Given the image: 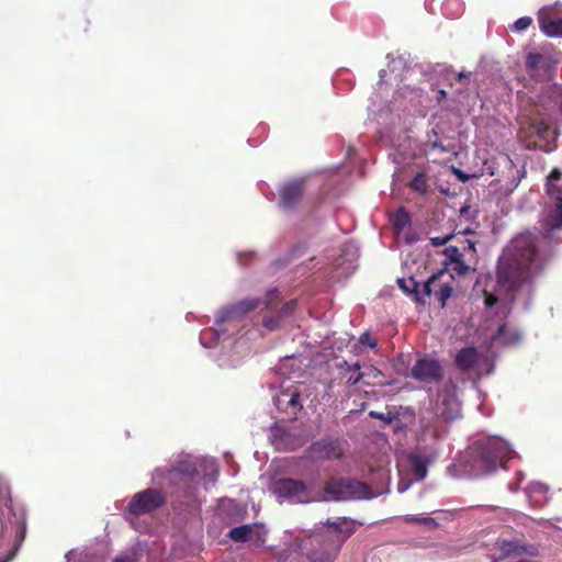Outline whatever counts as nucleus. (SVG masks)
<instances>
[{"mask_svg": "<svg viewBox=\"0 0 562 562\" xmlns=\"http://www.w3.org/2000/svg\"><path fill=\"white\" fill-rule=\"evenodd\" d=\"M550 203L544 207L541 218L543 236L531 232L516 236L503 250L498 259L496 278L481 276L473 294L480 299L488 313H494L502 321L510 311V305L518 297H526L532 290L536 278L544 269L546 257L541 245L551 243V233L562 228V178L554 169L547 181Z\"/></svg>", "mask_w": 562, "mask_h": 562, "instance_id": "nucleus-1", "label": "nucleus"}, {"mask_svg": "<svg viewBox=\"0 0 562 562\" xmlns=\"http://www.w3.org/2000/svg\"><path fill=\"white\" fill-rule=\"evenodd\" d=\"M217 480V468L212 458H195L190 454H181L170 464L156 468L151 473V483L158 488H146L135 493L125 510V518L134 525V517L147 515L166 502L162 488H183L184 494L190 496L191 483H202L205 488L214 485Z\"/></svg>", "mask_w": 562, "mask_h": 562, "instance_id": "nucleus-2", "label": "nucleus"}, {"mask_svg": "<svg viewBox=\"0 0 562 562\" xmlns=\"http://www.w3.org/2000/svg\"><path fill=\"white\" fill-rule=\"evenodd\" d=\"M278 300V290H270L265 301L259 299H245L229 304L220 310L215 316L214 326L203 329L200 334V342L205 348H212L218 340L225 341L232 334L238 330V324L249 313L263 304L272 308Z\"/></svg>", "mask_w": 562, "mask_h": 562, "instance_id": "nucleus-3", "label": "nucleus"}, {"mask_svg": "<svg viewBox=\"0 0 562 562\" xmlns=\"http://www.w3.org/2000/svg\"><path fill=\"white\" fill-rule=\"evenodd\" d=\"M514 456L510 445L497 436L479 439L470 447L471 468L479 473L493 472Z\"/></svg>", "mask_w": 562, "mask_h": 562, "instance_id": "nucleus-4", "label": "nucleus"}, {"mask_svg": "<svg viewBox=\"0 0 562 562\" xmlns=\"http://www.w3.org/2000/svg\"><path fill=\"white\" fill-rule=\"evenodd\" d=\"M8 535H12L14 537V548L8 559L3 562L11 561L22 546L26 535V516L23 508H13L10 498H1L0 538H5Z\"/></svg>", "mask_w": 562, "mask_h": 562, "instance_id": "nucleus-5", "label": "nucleus"}, {"mask_svg": "<svg viewBox=\"0 0 562 562\" xmlns=\"http://www.w3.org/2000/svg\"><path fill=\"white\" fill-rule=\"evenodd\" d=\"M496 165V171L492 167H486L487 173L496 176L490 187L495 193L507 196L516 190L521 179L526 177L525 166L516 164L507 155L501 156Z\"/></svg>", "mask_w": 562, "mask_h": 562, "instance_id": "nucleus-6", "label": "nucleus"}, {"mask_svg": "<svg viewBox=\"0 0 562 562\" xmlns=\"http://www.w3.org/2000/svg\"><path fill=\"white\" fill-rule=\"evenodd\" d=\"M345 522L346 518L327 520L329 530L326 535V547L322 552L317 550L311 552L310 560L312 562H334L336 553L350 535V532H344L341 529V525Z\"/></svg>", "mask_w": 562, "mask_h": 562, "instance_id": "nucleus-7", "label": "nucleus"}, {"mask_svg": "<svg viewBox=\"0 0 562 562\" xmlns=\"http://www.w3.org/2000/svg\"><path fill=\"white\" fill-rule=\"evenodd\" d=\"M456 363L464 372H471L479 378L493 371L494 362L486 356L479 353L473 347L461 349L456 356Z\"/></svg>", "mask_w": 562, "mask_h": 562, "instance_id": "nucleus-8", "label": "nucleus"}, {"mask_svg": "<svg viewBox=\"0 0 562 562\" xmlns=\"http://www.w3.org/2000/svg\"><path fill=\"white\" fill-rule=\"evenodd\" d=\"M271 491L280 501L294 504L308 503L312 497L305 483L294 479H279L271 483Z\"/></svg>", "mask_w": 562, "mask_h": 562, "instance_id": "nucleus-9", "label": "nucleus"}, {"mask_svg": "<svg viewBox=\"0 0 562 562\" xmlns=\"http://www.w3.org/2000/svg\"><path fill=\"white\" fill-rule=\"evenodd\" d=\"M460 402L456 395V386L448 383L438 394L434 412L437 417L446 420H453L460 416Z\"/></svg>", "mask_w": 562, "mask_h": 562, "instance_id": "nucleus-10", "label": "nucleus"}, {"mask_svg": "<svg viewBox=\"0 0 562 562\" xmlns=\"http://www.w3.org/2000/svg\"><path fill=\"white\" fill-rule=\"evenodd\" d=\"M539 27L549 37H562V5L554 3L538 12Z\"/></svg>", "mask_w": 562, "mask_h": 562, "instance_id": "nucleus-11", "label": "nucleus"}, {"mask_svg": "<svg viewBox=\"0 0 562 562\" xmlns=\"http://www.w3.org/2000/svg\"><path fill=\"white\" fill-rule=\"evenodd\" d=\"M358 258V246L353 241H346L342 245L340 255L333 262V278L341 279L350 276L357 268Z\"/></svg>", "mask_w": 562, "mask_h": 562, "instance_id": "nucleus-12", "label": "nucleus"}, {"mask_svg": "<svg viewBox=\"0 0 562 562\" xmlns=\"http://www.w3.org/2000/svg\"><path fill=\"white\" fill-rule=\"evenodd\" d=\"M438 454L439 452L436 447H430L427 451L418 447L408 456L409 465L416 481H422L426 477L429 464L438 458Z\"/></svg>", "mask_w": 562, "mask_h": 562, "instance_id": "nucleus-13", "label": "nucleus"}, {"mask_svg": "<svg viewBox=\"0 0 562 562\" xmlns=\"http://www.w3.org/2000/svg\"><path fill=\"white\" fill-rule=\"evenodd\" d=\"M441 366L432 358L418 359L411 369V376L419 382L432 383L441 378Z\"/></svg>", "mask_w": 562, "mask_h": 562, "instance_id": "nucleus-14", "label": "nucleus"}, {"mask_svg": "<svg viewBox=\"0 0 562 562\" xmlns=\"http://www.w3.org/2000/svg\"><path fill=\"white\" fill-rule=\"evenodd\" d=\"M273 403L280 412L286 414L289 419L296 418L297 413L303 407L300 402V392L296 387H289L273 395Z\"/></svg>", "mask_w": 562, "mask_h": 562, "instance_id": "nucleus-15", "label": "nucleus"}, {"mask_svg": "<svg viewBox=\"0 0 562 562\" xmlns=\"http://www.w3.org/2000/svg\"><path fill=\"white\" fill-rule=\"evenodd\" d=\"M497 546L504 558L519 557L521 559L536 558L539 555V549L537 546L519 539L501 540L497 542Z\"/></svg>", "mask_w": 562, "mask_h": 562, "instance_id": "nucleus-16", "label": "nucleus"}, {"mask_svg": "<svg viewBox=\"0 0 562 562\" xmlns=\"http://www.w3.org/2000/svg\"><path fill=\"white\" fill-rule=\"evenodd\" d=\"M267 530L262 525H243L235 527L229 531V538L235 542L250 541L256 546H261L265 542Z\"/></svg>", "mask_w": 562, "mask_h": 562, "instance_id": "nucleus-17", "label": "nucleus"}, {"mask_svg": "<svg viewBox=\"0 0 562 562\" xmlns=\"http://www.w3.org/2000/svg\"><path fill=\"white\" fill-rule=\"evenodd\" d=\"M304 179H293L280 188V205L284 210L292 209L302 198Z\"/></svg>", "mask_w": 562, "mask_h": 562, "instance_id": "nucleus-18", "label": "nucleus"}, {"mask_svg": "<svg viewBox=\"0 0 562 562\" xmlns=\"http://www.w3.org/2000/svg\"><path fill=\"white\" fill-rule=\"evenodd\" d=\"M423 290L428 296L434 295L445 306L446 301L452 294V288L448 283L441 282L440 274H434L423 284Z\"/></svg>", "mask_w": 562, "mask_h": 562, "instance_id": "nucleus-19", "label": "nucleus"}, {"mask_svg": "<svg viewBox=\"0 0 562 562\" xmlns=\"http://www.w3.org/2000/svg\"><path fill=\"white\" fill-rule=\"evenodd\" d=\"M559 60L552 59L549 55L543 54H529L526 60V66L533 75H547L549 76L553 65Z\"/></svg>", "mask_w": 562, "mask_h": 562, "instance_id": "nucleus-20", "label": "nucleus"}, {"mask_svg": "<svg viewBox=\"0 0 562 562\" xmlns=\"http://www.w3.org/2000/svg\"><path fill=\"white\" fill-rule=\"evenodd\" d=\"M521 333L516 328L509 326L507 323H501L497 330L492 335V345L512 346L519 342Z\"/></svg>", "mask_w": 562, "mask_h": 562, "instance_id": "nucleus-21", "label": "nucleus"}, {"mask_svg": "<svg viewBox=\"0 0 562 562\" xmlns=\"http://www.w3.org/2000/svg\"><path fill=\"white\" fill-rule=\"evenodd\" d=\"M345 494L341 497H346V501L349 499H368L375 496L374 493L370 490V487L358 480L355 479H345Z\"/></svg>", "mask_w": 562, "mask_h": 562, "instance_id": "nucleus-22", "label": "nucleus"}, {"mask_svg": "<svg viewBox=\"0 0 562 562\" xmlns=\"http://www.w3.org/2000/svg\"><path fill=\"white\" fill-rule=\"evenodd\" d=\"M311 454L315 459L331 460L341 456L340 449L330 440H321L311 446Z\"/></svg>", "mask_w": 562, "mask_h": 562, "instance_id": "nucleus-23", "label": "nucleus"}, {"mask_svg": "<svg viewBox=\"0 0 562 562\" xmlns=\"http://www.w3.org/2000/svg\"><path fill=\"white\" fill-rule=\"evenodd\" d=\"M428 86H431L428 81L423 82V86L420 87H413L407 83L401 87L397 93L401 98L406 99L412 105L422 104L424 99H426V87Z\"/></svg>", "mask_w": 562, "mask_h": 562, "instance_id": "nucleus-24", "label": "nucleus"}, {"mask_svg": "<svg viewBox=\"0 0 562 562\" xmlns=\"http://www.w3.org/2000/svg\"><path fill=\"white\" fill-rule=\"evenodd\" d=\"M295 304V300L286 302L276 315L266 316L263 318V327L267 328L268 330L278 329L281 325L282 318L290 315L293 312Z\"/></svg>", "mask_w": 562, "mask_h": 562, "instance_id": "nucleus-25", "label": "nucleus"}, {"mask_svg": "<svg viewBox=\"0 0 562 562\" xmlns=\"http://www.w3.org/2000/svg\"><path fill=\"white\" fill-rule=\"evenodd\" d=\"M345 479H331L325 485L326 501H346V497H340L345 494Z\"/></svg>", "mask_w": 562, "mask_h": 562, "instance_id": "nucleus-26", "label": "nucleus"}, {"mask_svg": "<svg viewBox=\"0 0 562 562\" xmlns=\"http://www.w3.org/2000/svg\"><path fill=\"white\" fill-rule=\"evenodd\" d=\"M407 522H415L425 526L428 530H434L439 527V522L429 516L424 515H407L404 518Z\"/></svg>", "mask_w": 562, "mask_h": 562, "instance_id": "nucleus-27", "label": "nucleus"}, {"mask_svg": "<svg viewBox=\"0 0 562 562\" xmlns=\"http://www.w3.org/2000/svg\"><path fill=\"white\" fill-rule=\"evenodd\" d=\"M409 224H411L409 213L404 207H400L393 217L394 228L397 232H402Z\"/></svg>", "mask_w": 562, "mask_h": 562, "instance_id": "nucleus-28", "label": "nucleus"}, {"mask_svg": "<svg viewBox=\"0 0 562 562\" xmlns=\"http://www.w3.org/2000/svg\"><path fill=\"white\" fill-rule=\"evenodd\" d=\"M409 187L412 190H414L420 194H427L428 190H429L426 176L422 172L417 173L413 178V180L409 183Z\"/></svg>", "mask_w": 562, "mask_h": 562, "instance_id": "nucleus-29", "label": "nucleus"}, {"mask_svg": "<svg viewBox=\"0 0 562 562\" xmlns=\"http://www.w3.org/2000/svg\"><path fill=\"white\" fill-rule=\"evenodd\" d=\"M532 18L521 16L514 22V24L510 26V31L517 33L524 32L532 24Z\"/></svg>", "mask_w": 562, "mask_h": 562, "instance_id": "nucleus-30", "label": "nucleus"}, {"mask_svg": "<svg viewBox=\"0 0 562 562\" xmlns=\"http://www.w3.org/2000/svg\"><path fill=\"white\" fill-rule=\"evenodd\" d=\"M397 283L400 288L403 289L406 293H414L418 288V283L413 278L398 279Z\"/></svg>", "mask_w": 562, "mask_h": 562, "instance_id": "nucleus-31", "label": "nucleus"}, {"mask_svg": "<svg viewBox=\"0 0 562 562\" xmlns=\"http://www.w3.org/2000/svg\"><path fill=\"white\" fill-rule=\"evenodd\" d=\"M446 257L453 263H461L462 254L458 249V247L449 246L445 249Z\"/></svg>", "mask_w": 562, "mask_h": 562, "instance_id": "nucleus-32", "label": "nucleus"}, {"mask_svg": "<svg viewBox=\"0 0 562 562\" xmlns=\"http://www.w3.org/2000/svg\"><path fill=\"white\" fill-rule=\"evenodd\" d=\"M547 491H548V487L544 484L540 483V482L531 483L526 488V493L529 496H532V495H536V494H540V495L544 496L547 494Z\"/></svg>", "mask_w": 562, "mask_h": 562, "instance_id": "nucleus-33", "label": "nucleus"}, {"mask_svg": "<svg viewBox=\"0 0 562 562\" xmlns=\"http://www.w3.org/2000/svg\"><path fill=\"white\" fill-rule=\"evenodd\" d=\"M378 98H379V94H378V93H374V94L371 97V103H370V105H369V111H370L372 114H374V115H376V116H379V117H382V116H383V114L389 110V105L386 106V110H384V109H379V108H378V104H376V102H378Z\"/></svg>", "mask_w": 562, "mask_h": 562, "instance_id": "nucleus-34", "label": "nucleus"}, {"mask_svg": "<svg viewBox=\"0 0 562 562\" xmlns=\"http://www.w3.org/2000/svg\"><path fill=\"white\" fill-rule=\"evenodd\" d=\"M358 345L367 346L373 349L376 347L378 341L376 339L372 338L369 333H363L358 339Z\"/></svg>", "mask_w": 562, "mask_h": 562, "instance_id": "nucleus-35", "label": "nucleus"}, {"mask_svg": "<svg viewBox=\"0 0 562 562\" xmlns=\"http://www.w3.org/2000/svg\"><path fill=\"white\" fill-rule=\"evenodd\" d=\"M452 7H456V13L453 14V18L454 16H458L461 14L462 12V3L458 0H448L445 2L443 4V11L445 13H448L449 9L452 8Z\"/></svg>", "mask_w": 562, "mask_h": 562, "instance_id": "nucleus-36", "label": "nucleus"}, {"mask_svg": "<svg viewBox=\"0 0 562 562\" xmlns=\"http://www.w3.org/2000/svg\"><path fill=\"white\" fill-rule=\"evenodd\" d=\"M217 362H218V366L221 368H235L237 364H239L240 362V359H236V360H229L227 357H225L224 355H221L218 358H217Z\"/></svg>", "mask_w": 562, "mask_h": 562, "instance_id": "nucleus-37", "label": "nucleus"}, {"mask_svg": "<svg viewBox=\"0 0 562 562\" xmlns=\"http://www.w3.org/2000/svg\"><path fill=\"white\" fill-rule=\"evenodd\" d=\"M136 551L132 550L131 552L123 553L117 555L113 562H137Z\"/></svg>", "mask_w": 562, "mask_h": 562, "instance_id": "nucleus-38", "label": "nucleus"}, {"mask_svg": "<svg viewBox=\"0 0 562 562\" xmlns=\"http://www.w3.org/2000/svg\"><path fill=\"white\" fill-rule=\"evenodd\" d=\"M452 236H453L452 234H447L443 236L431 237L430 241L434 246L439 247V246H443L445 244H447L452 238Z\"/></svg>", "mask_w": 562, "mask_h": 562, "instance_id": "nucleus-39", "label": "nucleus"}, {"mask_svg": "<svg viewBox=\"0 0 562 562\" xmlns=\"http://www.w3.org/2000/svg\"><path fill=\"white\" fill-rule=\"evenodd\" d=\"M338 368L340 370H345L346 372L347 371H359L361 369V366L359 362H355L352 364H350L349 362H347L346 360H342L339 364H338Z\"/></svg>", "mask_w": 562, "mask_h": 562, "instance_id": "nucleus-40", "label": "nucleus"}, {"mask_svg": "<svg viewBox=\"0 0 562 562\" xmlns=\"http://www.w3.org/2000/svg\"><path fill=\"white\" fill-rule=\"evenodd\" d=\"M370 416L374 417V418H378V419H381V420H383L385 423H392L393 419H394V415L392 413H390V412L386 413V414L378 413V412H371Z\"/></svg>", "mask_w": 562, "mask_h": 562, "instance_id": "nucleus-41", "label": "nucleus"}, {"mask_svg": "<svg viewBox=\"0 0 562 562\" xmlns=\"http://www.w3.org/2000/svg\"><path fill=\"white\" fill-rule=\"evenodd\" d=\"M350 374L347 378V383L349 385H356L362 379L363 374L359 371H349Z\"/></svg>", "mask_w": 562, "mask_h": 562, "instance_id": "nucleus-42", "label": "nucleus"}, {"mask_svg": "<svg viewBox=\"0 0 562 562\" xmlns=\"http://www.w3.org/2000/svg\"><path fill=\"white\" fill-rule=\"evenodd\" d=\"M459 81H464L467 83L473 82V87L475 88V79L473 78L472 72H459L458 74Z\"/></svg>", "mask_w": 562, "mask_h": 562, "instance_id": "nucleus-43", "label": "nucleus"}, {"mask_svg": "<svg viewBox=\"0 0 562 562\" xmlns=\"http://www.w3.org/2000/svg\"><path fill=\"white\" fill-rule=\"evenodd\" d=\"M456 265H457L456 267H452V270L458 274H464L469 269L467 266L463 265L462 261H461V263H456Z\"/></svg>", "mask_w": 562, "mask_h": 562, "instance_id": "nucleus-44", "label": "nucleus"}, {"mask_svg": "<svg viewBox=\"0 0 562 562\" xmlns=\"http://www.w3.org/2000/svg\"><path fill=\"white\" fill-rule=\"evenodd\" d=\"M411 482H400L397 484V492L404 493L409 488Z\"/></svg>", "mask_w": 562, "mask_h": 562, "instance_id": "nucleus-45", "label": "nucleus"}, {"mask_svg": "<svg viewBox=\"0 0 562 562\" xmlns=\"http://www.w3.org/2000/svg\"><path fill=\"white\" fill-rule=\"evenodd\" d=\"M446 97H447V92H446L445 90L439 89V90L437 91V97H436L437 101H441V100H443Z\"/></svg>", "mask_w": 562, "mask_h": 562, "instance_id": "nucleus-46", "label": "nucleus"}, {"mask_svg": "<svg viewBox=\"0 0 562 562\" xmlns=\"http://www.w3.org/2000/svg\"><path fill=\"white\" fill-rule=\"evenodd\" d=\"M395 64L402 65L403 64V59L402 58H397V59H393L392 60V63L390 64V67H391L392 71L394 70Z\"/></svg>", "mask_w": 562, "mask_h": 562, "instance_id": "nucleus-47", "label": "nucleus"}, {"mask_svg": "<svg viewBox=\"0 0 562 562\" xmlns=\"http://www.w3.org/2000/svg\"><path fill=\"white\" fill-rule=\"evenodd\" d=\"M407 72H408V77H407L408 79H412L415 75L420 74V71L417 69H411Z\"/></svg>", "mask_w": 562, "mask_h": 562, "instance_id": "nucleus-48", "label": "nucleus"}, {"mask_svg": "<svg viewBox=\"0 0 562 562\" xmlns=\"http://www.w3.org/2000/svg\"><path fill=\"white\" fill-rule=\"evenodd\" d=\"M386 76V70L385 69H381L380 72H379V77H380V81H379V85L381 86L384 77Z\"/></svg>", "mask_w": 562, "mask_h": 562, "instance_id": "nucleus-49", "label": "nucleus"}, {"mask_svg": "<svg viewBox=\"0 0 562 562\" xmlns=\"http://www.w3.org/2000/svg\"><path fill=\"white\" fill-rule=\"evenodd\" d=\"M414 241H415V239H413V238H408V239H407V243H409V244H411V243H414Z\"/></svg>", "mask_w": 562, "mask_h": 562, "instance_id": "nucleus-50", "label": "nucleus"}]
</instances>
